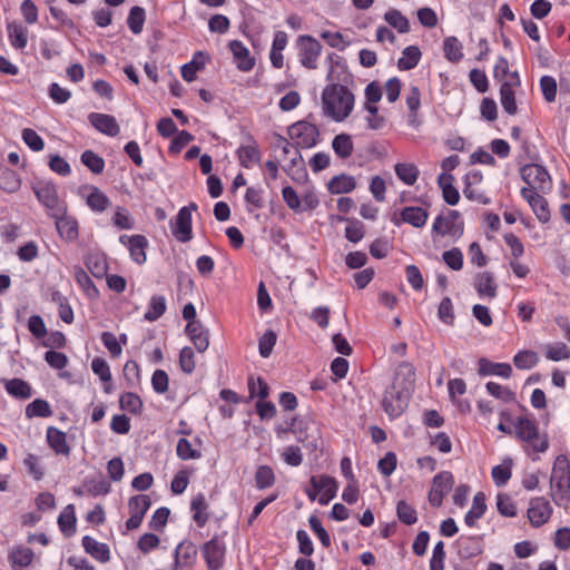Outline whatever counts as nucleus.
<instances>
[{
  "label": "nucleus",
  "mask_w": 570,
  "mask_h": 570,
  "mask_svg": "<svg viewBox=\"0 0 570 570\" xmlns=\"http://www.w3.org/2000/svg\"><path fill=\"white\" fill-rule=\"evenodd\" d=\"M354 95L345 86H327L322 94L324 115L335 121L344 120L353 110Z\"/></svg>",
  "instance_id": "1"
},
{
  "label": "nucleus",
  "mask_w": 570,
  "mask_h": 570,
  "mask_svg": "<svg viewBox=\"0 0 570 570\" xmlns=\"http://www.w3.org/2000/svg\"><path fill=\"white\" fill-rule=\"evenodd\" d=\"M550 484L556 505L568 509L570 504V461L566 454H559L552 466Z\"/></svg>",
  "instance_id": "2"
},
{
  "label": "nucleus",
  "mask_w": 570,
  "mask_h": 570,
  "mask_svg": "<svg viewBox=\"0 0 570 570\" xmlns=\"http://www.w3.org/2000/svg\"><path fill=\"white\" fill-rule=\"evenodd\" d=\"M515 435L519 440L529 443V446L524 448L525 453L532 461H538L539 456L533 453H543L549 449L548 435L544 434L539 440V426L535 421L528 419L527 416H519L514 422Z\"/></svg>",
  "instance_id": "3"
},
{
  "label": "nucleus",
  "mask_w": 570,
  "mask_h": 570,
  "mask_svg": "<svg viewBox=\"0 0 570 570\" xmlns=\"http://www.w3.org/2000/svg\"><path fill=\"white\" fill-rule=\"evenodd\" d=\"M464 233V223L461 214L455 209H446L439 214L432 224L431 236L434 242L440 238H448L455 243Z\"/></svg>",
  "instance_id": "4"
},
{
  "label": "nucleus",
  "mask_w": 570,
  "mask_h": 570,
  "mask_svg": "<svg viewBox=\"0 0 570 570\" xmlns=\"http://www.w3.org/2000/svg\"><path fill=\"white\" fill-rule=\"evenodd\" d=\"M521 179L527 184L523 188L547 194L552 189V179L548 169L540 164L530 163L520 168Z\"/></svg>",
  "instance_id": "5"
},
{
  "label": "nucleus",
  "mask_w": 570,
  "mask_h": 570,
  "mask_svg": "<svg viewBox=\"0 0 570 570\" xmlns=\"http://www.w3.org/2000/svg\"><path fill=\"white\" fill-rule=\"evenodd\" d=\"M33 191L38 200L47 208L49 215L67 214V204L60 199L56 185L51 181H40L33 186Z\"/></svg>",
  "instance_id": "6"
},
{
  "label": "nucleus",
  "mask_w": 570,
  "mask_h": 570,
  "mask_svg": "<svg viewBox=\"0 0 570 570\" xmlns=\"http://www.w3.org/2000/svg\"><path fill=\"white\" fill-rule=\"evenodd\" d=\"M412 394L407 389L396 387L394 390L393 385H390L382 400L383 410L391 419L401 416L407 409Z\"/></svg>",
  "instance_id": "7"
},
{
  "label": "nucleus",
  "mask_w": 570,
  "mask_h": 570,
  "mask_svg": "<svg viewBox=\"0 0 570 570\" xmlns=\"http://www.w3.org/2000/svg\"><path fill=\"white\" fill-rule=\"evenodd\" d=\"M311 489H306L307 497L314 501L318 500L321 505H326L336 495L337 483L330 475H313L309 480Z\"/></svg>",
  "instance_id": "8"
},
{
  "label": "nucleus",
  "mask_w": 570,
  "mask_h": 570,
  "mask_svg": "<svg viewBox=\"0 0 570 570\" xmlns=\"http://www.w3.org/2000/svg\"><path fill=\"white\" fill-rule=\"evenodd\" d=\"M288 135L298 147L312 148L318 142L320 130L316 125L301 120L288 128Z\"/></svg>",
  "instance_id": "9"
},
{
  "label": "nucleus",
  "mask_w": 570,
  "mask_h": 570,
  "mask_svg": "<svg viewBox=\"0 0 570 570\" xmlns=\"http://www.w3.org/2000/svg\"><path fill=\"white\" fill-rule=\"evenodd\" d=\"M453 547L461 560H470L479 557L484 551V534L460 535Z\"/></svg>",
  "instance_id": "10"
},
{
  "label": "nucleus",
  "mask_w": 570,
  "mask_h": 570,
  "mask_svg": "<svg viewBox=\"0 0 570 570\" xmlns=\"http://www.w3.org/2000/svg\"><path fill=\"white\" fill-rule=\"evenodd\" d=\"M197 209L195 203L179 209L175 222L171 224V234L179 242L191 239V213Z\"/></svg>",
  "instance_id": "11"
},
{
  "label": "nucleus",
  "mask_w": 570,
  "mask_h": 570,
  "mask_svg": "<svg viewBox=\"0 0 570 570\" xmlns=\"http://www.w3.org/2000/svg\"><path fill=\"white\" fill-rule=\"evenodd\" d=\"M208 570H219L224 566L226 546L223 539L212 538L202 548Z\"/></svg>",
  "instance_id": "12"
},
{
  "label": "nucleus",
  "mask_w": 570,
  "mask_h": 570,
  "mask_svg": "<svg viewBox=\"0 0 570 570\" xmlns=\"http://www.w3.org/2000/svg\"><path fill=\"white\" fill-rule=\"evenodd\" d=\"M299 61L307 69H315L321 55V43L311 36H299L297 39Z\"/></svg>",
  "instance_id": "13"
},
{
  "label": "nucleus",
  "mask_w": 570,
  "mask_h": 570,
  "mask_svg": "<svg viewBox=\"0 0 570 570\" xmlns=\"http://www.w3.org/2000/svg\"><path fill=\"white\" fill-rule=\"evenodd\" d=\"M553 509L550 502L543 497L533 498L530 500V507L528 509V519L533 528H540L546 524Z\"/></svg>",
  "instance_id": "14"
},
{
  "label": "nucleus",
  "mask_w": 570,
  "mask_h": 570,
  "mask_svg": "<svg viewBox=\"0 0 570 570\" xmlns=\"http://www.w3.org/2000/svg\"><path fill=\"white\" fill-rule=\"evenodd\" d=\"M521 197L529 204L532 212L541 223L550 220V209L547 199L530 188H521Z\"/></svg>",
  "instance_id": "15"
},
{
  "label": "nucleus",
  "mask_w": 570,
  "mask_h": 570,
  "mask_svg": "<svg viewBox=\"0 0 570 570\" xmlns=\"http://www.w3.org/2000/svg\"><path fill=\"white\" fill-rule=\"evenodd\" d=\"M391 385H393L394 390L396 387H404L413 393L415 386V367L413 364L407 361L401 362L395 368Z\"/></svg>",
  "instance_id": "16"
},
{
  "label": "nucleus",
  "mask_w": 570,
  "mask_h": 570,
  "mask_svg": "<svg viewBox=\"0 0 570 570\" xmlns=\"http://www.w3.org/2000/svg\"><path fill=\"white\" fill-rule=\"evenodd\" d=\"M88 120L99 132L115 137L119 134L120 128L114 116L107 114L91 112Z\"/></svg>",
  "instance_id": "17"
},
{
  "label": "nucleus",
  "mask_w": 570,
  "mask_h": 570,
  "mask_svg": "<svg viewBox=\"0 0 570 570\" xmlns=\"http://www.w3.org/2000/svg\"><path fill=\"white\" fill-rule=\"evenodd\" d=\"M185 332L198 352L203 353L208 348V331L205 330L199 321L188 322Z\"/></svg>",
  "instance_id": "18"
},
{
  "label": "nucleus",
  "mask_w": 570,
  "mask_h": 570,
  "mask_svg": "<svg viewBox=\"0 0 570 570\" xmlns=\"http://www.w3.org/2000/svg\"><path fill=\"white\" fill-rule=\"evenodd\" d=\"M237 68L242 71H249L254 68L255 59L250 56L249 50L238 40H232L228 45Z\"/></svg>",
  "instance_id": "19"
},
{
  "label": "nucleus",
  "mask_w": 570,
  "mask_h": 570,
  "mask_svg": "<svg viewBox=\"0 0 570 570\" xmlns=\"http://www.w3.org/2000/svg\"><path fill=\"white\" fill-rule=\"evenodd\" d=\"M478 364V372L481 376L497 375L509 379L512 375V367L509 363H495L487 357H481Z\"/></svg>",
  "instance_id": "20"
},
{
  "label": "nucleus",
  "mask_w": 570,
  "mask_h": 570,
  "mask_svg": "<svg viewBox=\"0 0 570 570\" xmlns=\"http://www.w3.org/2000/svg\"><path fill=\"white\" fill-rule=\"evenodd\" d=\"M47 442L50 449H52V451L56 454H61L66 456L70 454L71 448L67 442V435L55 426H49L47 429Z\"/></svg>",
  "instance_id": "21"
},
{
  "label": "nucleus",
  "mask_w": 570,
  "mask_h": 570,
  "mask_svg": "<svg viewBox=\"0 0 570 570\" xmlns=\"http://www.w3.org/2000/svg\"><path fill=\"white\" fill-rule=\"evenodd\" d=\"M487 509V497L484 492H476L473 497L471 509L465 513V524L470 528H473L476 523V520L481 519L485 514Z\"/></svg>",
  "instance_id": "22"
},
{
  "label": "nucleus",
  "mask_w": 570,
  "mask_h": 570,
  "mask_svg": "<svg viewBox=\"0 0 570 570\" xmlns=\"http://www.w3.org/2000/svg\"><path fill=\"white\" fill-rule=\"evenodd\" d=\"M400 216L403 223L421 228L426 224L429 213L426 209L419 206H406L402 208Z\"/></svg>",
  "instance_id": "23"
},
{
  "label": "nucleus",
  "mask_w": 570,
  "mask_h": 570,
  "mask_svg": "<svg viewBox=\"0 0 570 570\" xmlns=\"http://www.w3.org/2000/svg\"><path fill=\"white\" fill-rule=\"evenodd\" d=\"M85 264L94 277L102 278L107 276L108 265L104 252H89L85 258Z\"/></svg>",
  "instance_id": "24"
},
{
  "label": "nucleus",
  "mask_w": 570,
  "mask_h": 570,
  "mask_svg": "<svg viewBox=\"0 0 570 570\" xmlns=\"http://www.w3.org/2000/svg\"><path fill=\"white\" fill-rule=\"evenodd\" d=\"M237 156H238L240 166H243L245 168H250L254 164L259 163L261 153H259L256 141L253 140L252 137H249V144L242 145L237 149Z\"/></svg>",
  "instance_id": "25"
},
{
  "label": "nucleus",
  "mask_w": 570,
  "mask_h": 570,
  "mask_svg": "<svg viewBox=\"0 0 570 570\" xmlns=\"http://www.w3.org/2000/svg\"><path fill=\"white\" fill-rule=\"evenodd\" d=\"M197 556V548L191 541H183L175 549L176 567L191 566Z\"/></svg>",
  "instance_id": "26"
},
{
  "label": "nucleus",
  "mask_w": 570,
  "mask_h": 570,
  "mask_svg": "<svg viewBox=\"0 0 570 570\" xmlns=\"http://www.w3.org/2000/svg\"><path fill=\"white\" fill-rule=\"evenodd\" d=\"M82 547L87 553L99 562H107L110 559L109 547L106 543L96 541L89 535L82 538Z\"/></svg>",
  "instance_id": "27"
},
{
  "label": "nucleus",
  "mask_w": 570,
  "mask_h": 570,
  "mask_svg": "<svg viewBox=\"0 0 570 570\" xmlns=\"http://www.w3.org/2000/svg\"><path fill=\"white\" fill-rule=\"evenodd\" d=\"M474 287L480 296H489L493 298L498 293V286L492 273L490 272L478 273L474 281Z\"/></svg>",
  "instance_id": "28"
},
{
  "label": "nucleus",
  "mask_w": 570,
  "mask_h": 570,
  "mask_svg": "<svg viewBox=\"0 0 570 570\" xmlns=\"http://www.w3.org/2000/svg\"><path fill=\"white\" fill-rule=\"evenodd\" d=\"M56 227L60 236L67 240H73L78 236V224L75 218L62 215H53Z\"/></svg>",
  "instance_id": "29"
},
{
  "label": "nucleus",
  "mask_w": 570,
  "mask_h": 570,
  "mask_svg": "<svg viewBox=\"0 0 570 570\" xmlns=\"http://www.w3.org/2000/svg\"><path fill=\"white\" fill-rule=\"evenodd\" d=\"M421 57L422 52L417 46H407L403 49L396 66L401 71L412 70L419 65Z\"/></svg>",
  "instance_id": "30"
},
{
  "label": "nucleus",
  "mask_w": 570,
  "mask_h": 570,
  "mask_svg": "<svg viewBox=\"0 0 570 570\" xmlns=\"http://www.w3.org/2000/svg\"><path fill=\"white\" fill-rule=\"evenodd\" d=\"M33 551L23 546L16 547L9 553V561L13 570H20L31 564L33 560Z\"/></svg>",
  "instance_id": "31"
},
{
  "label": "nucleus",
  "mask_w": 570,
  "mask_h": 570,
  "mask_svg": "<svg viewBox=\"0 0 570 570\" xmlns=\"http://www.w3.org/2000/svg\"><path fill=\"white\" fill-rule=\"evenodd\" d=\"M513 460L507 456L502 460L501 464L492 468L491 475L497 487H504L512 475Z\"/></svg>",
  "instance_id": "32"
},
{
  "label": "nucleus",
  "mask_w": 570,
  "mask_h": 570,
  "mask_svg": "<svg viewBox=\"0 0 570 570\" xmlns=\"http://www.w3.org/2000/svg\"><path fill=\"white\" fill-rule=\"evenodd\" d=\"M356 186V181L353 176L337 175L334 176L328 183L327 188L331 194H346L352 191Z\"/></svg>",
  "instance_id": "33"
},
{
  "label": "nucleus",
  "mask_w": 570,
  "mask_h": 570,
  "mask_svg": "<svg viewBox=\"0 0 570 570\" xmlns=\"http://www.w3.org/2000/svg\"><path fill=\"white\" fill-rule=\"evenodd\" d=\"M443 52L448 61L456 63L463 59V46L455 36L443 40Z\"/></svg>",
  "instance_id": "34"
},
{
  "label": "nucleus",
  "mask_w": 570,
  "mask_h": 570,
  "mask_svg": "<svg viewBox=\"0 0 570 570\" xmlns=\"http://www.w3.org/2000/svg\"><path fill=\"white\" fill-rule=\"evenodd\" d=\"M394 171L396 177L407 186H413L420 175L419 168L412 163H397Z\"/></svg>",
  "instance_id": "35"
},
{
  "label": "nucleus",
  "mask_w": 570,
  "mask_h": 570,
  "mask_svg": "<svg viewBox=\"0 0 570 570\" xmlns=\"http://www.w3.org/2000/svg\"><path fill=\"white\" fill-rule=\"evenodd\" d=\"M89 189L90 193L86 197L88 207L97 213L105 212L110 206V200L107 195L96 186H91Z\"/></svg>",
  "instance_id": "36"
},
{
  "label": "nucleus",
  "mask_w": 570,
  "mask_h": 570,
  "mask_svg": "<svg viewBox=\"0 0 570 570\" xmlns=\"http://www.w3.org/2000/svg\"><path fill=\"white\" fill-rule=\"evenodd\" d=\"M76 521L75 508L72 504H68L58 517L59 528L66 537L76 532Z\"/></svg>",
  "instance_id": "37"
},
{
  "label": "nucleus",
  "mask_w": 570,
  "mask_h": 570,
  "mask_svg": "<svg viewBox=\"0 0 570 570\" xmlns=\"http://www.w3.org/2000/svg\"><path fill=\"white\" fill-rule=\"evenodd\" d=\"M499 94L500 104L503 110L509 115H515L518 111V105L513 88H511V83L502 82L500 86Z\"/></svg>",
  "instance_id": "38"
},
{
  "label": "nucleus",
  "mask_w": 570,
  "mask_h": 570,
  "mask_svg": "<svg viewBox=\"0 0 570 570\" xmlns=\"http://www.w3.org/2000/svg\"><path fill=\"white\" fill-rule=\"evenodd\" d=\"M332 148L340 158L346 159L353 154V139L347 134L336 135L332 141Z\"/></svg>",
  "instance_id": "39"
},
{
  "label": "nucleus",
  "mask_w": 570,
  "mask_h": 570,
  "mask_svg": "<svg viewBox=\"0 0 570 570\" xmlns=\"http://www.w3.org/2000/svg\"><path fill=\"white\" fill-rule=\"evenodd\" d=\"M166 298L163 295H153L150 297L147 312L144 318L148 322H155L160 318L166 312Z\"/></svg>",
  "instance_id": "40"
},
{
  "label": "nucleus",
  "mask_w": 570,
  "mask_h": 570,
  "mask_svg": "<svg viewBox=\"0 0 570 570\" xmlns=\"http://www.w3.org/2000/svg\"><path fill=\"white\" fill-rule=\"evenodd\" d=\"M384 20L399 33H407L410 31L409 19L397 9H389L384 13Z\"/></svg>",
  "instance_id": "41"
},
{
  "label": "nucleus",
  "mask_w": 570,
  "mask_h": 570,
  "mask_svg": "<svg viewBox=\"0 0 570 570\" xmlns=\"http://www.w3.org/2000/svg\"><path fill=\"white\" fill-rule=\"evenodd\" d=\"M8 36L16 49H23L28 43V30L21 24L11 22L8 24Z\"/></svg>",
  "instance_id": "42"
},
{
  "label": "nucleus",
  "mask_w": 570,
  "mask_h": 570,
  "mask_svg": "<svg viewBox=\"0 0 570 570\" xmlns=\"http://www.w3.org/2000/svg\"><path fill=\"white\" fill-rule=\"evenodd\" d=\"M539 362L537 352L532 350L519 351L513 356V364L518 370H530L534 367Z\"/></svg>",
  "instance_id": "43"
},
{
  "label": "nucleus",
  "mask_w": 570,
  "mask_h": 570,
  "mask_svg": "<svg viewBox=\"0 0 570 570\" xmlns=\"http://www.w3.org/2000/svg\"><path fill=\"white\" fill-rule=\"evenodd\" d=\"M190 509L194 511V520L198 527H204L208 521V514L205 512L207 510V503L205 501L204 494H197L190 503Z\"/></svg>",
  "instance_id": "44"
},
{
  "label": "nucleus",
  "mask_w": 570,
  "mask_h": 570,
  "mask_svg": "<svg viewBox=\"0 0 570 570\" xmlns=\"http://www.w3.org/2000/svg\"><path fill=\"white\" fill-rule=\"evenodd\" d=\"M487 392L495 399L510 403L515 401V393L508 386H502L497 382H488L485 384Z\"/></svg>",
  "instance_id": "45"
},
{
  "label": "nucleus",
  "mask_w": 570,
  "mask_h": 570,
  "mask_svg": "<svg viewBox=\"0 0 570 570\" xmlns=\"http://www.w3.org/2000/svg\"><path fill=\"white\" fill-rule=\"evenodd\" d=\"M75 279L89 297H98V288L96 287L89 275L81 267H75Z\"/></svg>",
  "instance_id": "46"
},
{
  "label": "nucleus",
  "mask_w": 570,
  "mask_h": 570,
  "mask_svg": "<svg viewBox=\"0 0 570 570\" xmlns=\"http://www.w3.org/2000/svg\"><path fill=\"white\" fill-rule=\"evenodd\" d=\"M396 515L400 522L405 525H412L417 521V512L405 500H400L396 504Z\"/></svg>",
  "instance_id": "47"
},
{
  "label": "nucleus",
  "mask_w": 570,
  "mask_h": 570,
  "mask_svg": "<svg viewBox=\"0 0 570 570\" xmlns=\"http://www.w3.org/2000/svg\"><path fill=\"white\" fill-rule=\"evenodd\" d=\"M7 392L19 399H29L31 396L30 385L21 379H12L6 383Z\"/></svg>",
  "instance_id": "48"
},
{
  "label": "nucleus",
  "mask_w": 570,
  "mask_h": 570,
  "mask_svg": "<svg viewBox=\"0 0 570 570\" xmlns=\"http://www.w3.org/2000/svg\"><path fill=\"white\" fill-rule=\"evenodd\" d=\"M26 415L27 417H49L52 415V410L46 400L36 399L27 405Z\"/></svg>",
  "instance_id": "49"
},
{
  "label": "nucleus",
  "mask_w": 570,
  "mask_h": 570,
  "mask_svg": "<svg viewBox=\"0 0 570 570\" xmlns=\"http://www.w3.org/2000/svg\"><path fill=\"white\" fill-rule=\"evenodd\" d=\"M151 501L146 494L134 495L129 499L128 508L130 514H137L144 518L148 509L150 508Z\"/></svg>",
  "instance_id": "50"
},
{
  "label": "nucleus",
  "mask_w": 570,
  "mask_h": 570,
  "mask_svg": "<svg viewBox=\"0 0 570 570\" xmlns=\"http://www.w3.org/2000/svg\"><path fill=\"white\" fill-rule=\"evenodd\" d=\"M454 485V476L450 471H441L433 476L432 489L442 491L446 495Z\"/></svg>",
  "instance_id": "51"
},
{
  "label": "nucleus",
  "mask_w": 570,
  "mask_h": 570,
  "mask_svg": "<svg viewBox=\"0 0 570 570\" xmlns=\"http://www.w3.org/2000/svg\"><path fill=\"white\" fill-rule=\"evenodd\" d=\"M497 509L502 517L514 518L518 513L517 505L508 493H498Z\"/></svg>",
  "instance_id": "52"
},
{
  "label": "nucleus",
  "mask_w": 570,
  "mask_h": 570,
  "mask_svg": "<svg viewBox=\"0 0 570 570\" xmlns=\"http://www.w3.org/2000/svg\"><path fill=\"white\" fill-rule=\"evenodd\" d=\"M363 110L367 112L365 117L366 127L371 130H380L386 125V119L379 112L377 106L363 107Z\"/></svg>",
  "instance_id": "53"
},
{
  "label": "nucleus",
  "mask_w": 570,
  "mask_h": 570,
  "mask_svg": "<svg viewBox=\"0 0 570 570\" xmlns=\"http://www.w3.org/2000/svg\"><path fill=\"white\" fill-rule=\"evenodd\" d=\"M120 407L125 411H128L132 414H139L142 410V401L141 399L131 392H127L120 396L119 400Z\"/></svg>",
  "instance_id": "54"
},
{
  "label": "nucleus",
  "mask_w": 570,
  "mask_h": 570,
  "mask_svg": "<svg viewBox=\"0 0 570 570\" xmlns=\"http://www.w3.org/2000/svg\"><path fill=\"white\" fill-rule=\"evenodd\" d=\"M438 317L442 323L446 325L454 324L455 314L452 299L449 296H445L441 299L438 307Z\"/></svg>",
  "instance_id": "55"
},
{
  "label": "nucleus",
  "mask_w": 570,
  "mask_h": 570,
  "mask_svg": "<svg viewBox=\"0 0 570 570\" xmlns=\"http://www.w3.org/2000/svg\"><path fill=\"white\" fill-rule=\"evenodd\" d=\"M144 22L145 10L138 6L132 7L127 19L128 27L132 33L139 35L142 31Z\"/></svg>",
  "instance_id": "56"
},
{
  "label": "nucleus",
  "mask_w": 570,
  "mask_h": 570,
  "mask_svg": "<svg viewBox=\"0 0 570 570\" xmlns=\"http://www.w3.org/2000/svg\"><path fill=\"white\" fill-rule=\"evenodd\" d=\"M540 89L547 102H553L557 98L558 85L552 76H542L540 78Z\"/></svg>",
  "instance_id": "57"
},
{
  "label": "nucleus",
  "mask_w": 570,
  "mask_h": 570,
  "mask_svg": "<svg viewBox=\"0 0 570 570\" xmlns=\"http://www.w3.org/2000/svg\"><path fill=\"white\" fill-rule=\"evenodd\" d=\"M397 466V456L393 451H389L385 453L383 458H381L377 462L379 472L389 478L393 474Z\"/></svg>",
  "instance_id": "58"
},
{
  "label": "nucleus",
  "mask_w": 570,
  "mask_h": 570,
  "mask_svg": "<svg viewBox=\"0 0 570 570\" xmlns=\"http://www.w3.org/2000/svg\"><path fill=\"white\" fill-rule=\"evenodd\" d=\"M21 181L18 175L10 170L4 169L0 173V188L8 191L14 193L20 188Z\"/></svg>",
  "instance_id": "59"
},
{
  "label": "nucleus",
  "mask_w": 570,
  "mask_h": 570,
  "mask_svg": "<svg viewBox=\"0 0 570 570\" xmlns=\"http://www.w3.org/2000/svg\"><path fill=\"white\" fill-rule=\"evenodd\" d=\"M81 163L94 174H101L105 168V160L92 150H86L82 153Z\"/></svg>",
  "instance_id": "60"
},
{
  "label": "nucleus",
  "mask_w": 570,
  "mask_h": 570,
  "mask_svg": "<svg viewBox=\"0 0 570 570\" xmlns=\"http://www.w3.org/2000/svg\"><path fill=\"white\" fill-rule=\"evenodd\" d=\"M256 487L261 490L269 488L275 482V474L271 466L261 465L255 473Z\"/></svg>",
  "instance_id": "61"
},
{
  "label": "nucleus",
  "mask_w": 570,
  "mask_h": 570,
  "mask_svg": "<svg viewBox=\"0 0 570 570\" xmlns=\"http://www.w3.org/2000/svg\"><path fill=\"white\" fill-rule=\"evenodd\" d=\"M382 96L383 91L380 82L375 80L371 81L364 90L365 100L363 102V107L376 106V104L382 99Z\"/></svg>",
  "instance_id": "62"
},
{
  "label": "nucleus",
  "mask_w": 570,
  "mask_h": 570,
  "mask_svg": "<svg viewBox=\"0 0 570 570\" xmlns=\"http://www.w3.org/2000/svg\"><path fill=\"white\" fill-rule=\"evenodd\" d=\"M546 357L553 362L570 358V348L562 342L549 344L546 350Z\"/></svg>",
  "instance_id": "63"
},
{
  "label": "nucleus",
  "mask_w": 570,
  "mask_h": 570,
  "mask_svg": "<svg viewBox=\"0 0 570 570\" xmlns=\"http://www.w3.org/2000/svg\"><path fill=\"white\" fill-rule=\"evenodd\" d=\"M83 487L86 492L91 497L107 494L110 491V484L102 476L98 480L90 479L85 481Z\"/></svg>",
  "instance_id": "64"
}]
</instances>
